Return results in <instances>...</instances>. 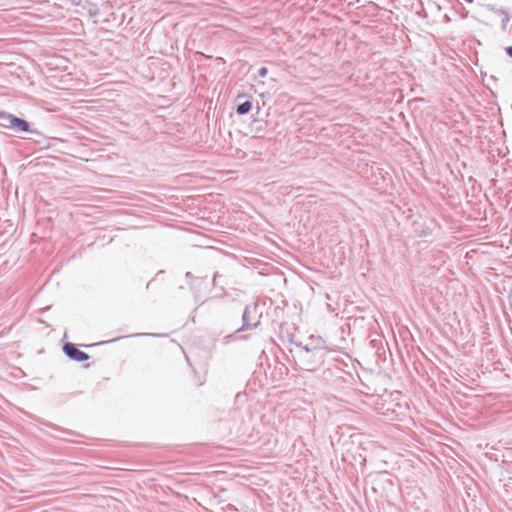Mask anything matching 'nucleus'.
<instances>
[{
	"label": "nucleus",
	"instance_id": "obj_1",
	"mask_svg": "<svg viewBox=\"0 0 512 512\" xmlns=\"http://www.w3.org/2000/svg\"><path fill=\"white\" fill-rule=\"evenodd\" d=\"M0 126L2 128H29V123L22 118L0 109Z\"/></svg>",
	"mask_w": 512,
	"mask_h": 512
},
{
	"label": "nucleus",
	"instance_id": "obj_2",
	"mask_svg": "<svg viewBox=\"0 0 512 512\" xmlns=\"http://www.w3.org/2000/svg\"><path fill=\"white\" fill-rule=\"evenodd\" d=\"M63 351L70 359L77 362H83L89 359V355L79 350L73 343H66L63 346Z\"/></svg>",
	"mask_w": 512,
	"mask_h": 512
},
{
	"label": "nucleus",
	"instance_id": "obj_3",
	"mask_svg": "<svg viewBox=\"0 0 512 512\" xmlns=\"http://www.w3.org/2000/svg\"><path fill=\"white\" fill-rule=\"evenodd\" d=\"M251 108H252V101L246 100L243 103H240L239 105H237L236 112L239 115H245L250 112Z\"/></svg>",
	"mask_w": 512,
	"mask_h": 512
},
{
	"label": "nucleus",
	"instance_id": "obj_4",
	"mask_svg": "<svg viewBox=\"0 0 512 512\" xmlns=\"http://www.w3.org/2000/svg\"><path fill=\"white\" fill-rule=\"evenodd\" d=\"M268 74V69L266 67H261L259 70H258V76L261 77V78H264L266 77Z\"/></svg>",
	"mask_w": 512,
	"mask_h": 512
},
{
	"label": "nucleus",
	"instance_id": "obj_5",
	"mask_svg": "<svg viewBox=\"0 0 512 512\" xmlns=\"http://www.w3.org/2000/svg\"><path fill=\"white\" fill-rule=\"evenodd\" d=\"M506 53L512 58V46L506 48Z\"/></svg>",
	"mask_w": 512,
	"mask_h": 512
}]
</instances>
